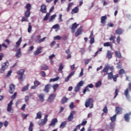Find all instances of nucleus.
I'll use <instances>...</instances> for the list:
<instances>
[{
    "label": "nucleus",
    "instance_id": "nucleus-1",
    "mask_svg": "<svg viewBox=\"0 0 131 131\" xmlns=\"http://www.w3.org/2000/svg\"><path fill=\"white\" fill-rule=\"evenodd\" d=\"M93 102H94V99H93V98H88L86 100V101L85 102V107H86V108H89V107H90V105H91L90 108V109H92V108L94 107V104L93 103Z\"/></svg>",
    "mask_w": 131,
    "mask_h": 131
},
{
    "label": "nucleus",
    "instance_id": "nucleus-2",
    "mask_svg": "<svg viewBox=\"0 0 131 131\" xmlns=\"http://www.w3.org/2000/svg\"><path fill=\"white\" fill-rule=\"evenodd\" d=\"M128 90L130 92H131V82H130L128 83V88H127L125 91H124V95L125 96L127 100H128V101H129V100H130V96H129V94H128Z\"/></svg>",
    "mask_w": 131,
    "mask_h": 131
},
{
    "label": "nucleus",
    "instance_id": "nucleus-3",
    "mask_svg": "<svg viewBox=\"0 0 131 131\" xmlns=\"http://www.w3.org/2000/svg\"><path fill=\"white\" fill-rule=\"evenodd\" d=\"M118 74L113 75V73L110 72L108 73V79L111 80L113 79L114 81H117V78L118 77Z\"/></svg>",
    "mask_w": 131,
    "mask_h": 131
},
{
    "label": "nucleus",
    "instance_id": "nucleus-4",
    "mask_svg": "<svg viewBox=\"0 0 131 131\" xmlns=\"http://www.w3.org/2000/svg\"><path fill=\"white\" fill-rule=\"evenodd\" d=\"M8 67H9V61H7L3 63V65H2V67L0 69L1 73H4L5 70H6Z\"/></svg>",
    "mask_w": 131,
    "mask_h": 131
},
{
    "label": "nucleus",
    "instance_id": "nucleus-5",
    "mask_svg": "<svg viewBox=\"0 0 131 131\" xmlns=\"http://www.w3.org/2000/svg\"><path fill=\"white\" fill-rule=\"evenodd\" d=\"M47 121H48V116H45L43 119L40 120L38 122V124L39 126H41L42 125H44L45 123H47Z\"/></svg>",
    "mask_w": 131,
    "mask_h": 131
},
{
    "label": "nucleus",
    "instance_id": "nucleus-6",
    "mask_svg": "<svg viewBox=\"0 0 131 131\" xmlns=\"http://www.w3.org/2000/svg\"><path fill=\"white\" fill-rule=\"evenodd\" d=\"M83 85V81H80L78 84H77L75 88V92L77 93L80 90V88Z\"/></svg>",
    "mask_w": 131,
    "mask_h": 131
},
{
    "label": "nucleus",
    "instance_id": "nucleus-7",
    "mask_svg": "<svg viewBox=\"0 0 131 131\" xmlns=\"http://www.w3.org/2000/svg\"><path fill=\"white\" fill-rule=\"evenodd\" d=\"M24 72H25V69H21L17 72V74L19 75V78L21 81L23 80V74H24Z\"/></svg>",
    "mask_w": 131,
    "mask_h": 131
},
{
    "label": "nucleus",
    "instance_id": "nucleus-8",
    "mask_svg": "<svg viewBox=\"0 0 131 131\" xmlns=\"http://www.w3.org/2000/svg\"><path fill=\"white\" fill-rule=\"evenodd\" d=\"M75 113H76V112L75 111H72L71 112L70 115L68 117V121H69V122H70V121H71L72 120H73V118H74V117L73 116V115H74Z\"/></svg>",
    "mask_w": 131,
    "mask_h": 131
},
{
    "label": "nucleus",
    "instance_id": "nucleus-9",
    "mask_svg": "<svg viewBox=\"0 0 131 131\" xmlns=\"http://www.w3.org/2000/svg\"><path fill=\"white\" fill-rule=\"evenodd\" d=\"M55 98H56V94L51 93L48 99V101L52 103L55 100Z\"/></svg>",
    "mask_w": 131,
    "mask_h": 131
},
{
    "label": "nucleus",
    "instance_id": "nucleus-10",
    "mask_svg": "<svg viewBox=\"0 0 131 131\" xmlns=\"http://www.w3.org/2000/svg\"><path fill=\"white\" fill-rule=\"evenodd\" d=\"M131 116V111L129 112L128 113L125 114L124 116V119L125 121L126 122H129V119L130 118L129 117Z\"/></svg>",
    "mask_w": 131,
    "mask_h": 131
},
{
    "label": "nucleus",
    "instance_id": "nucleus-11",
    "mask_svg": "<svg viewBox=\"0 0 131 131\" xmlns=\"http://www.w3.org/2000/svg\"><path fill=\"white\" fill-rule=\"evenodd\" d=\"M90 43L91 45H93L94 42H95V37H94V31H92L90 33Z\"/></svg>",
    "mask_w": 131,
    "mask_h": 131
},
{
    "label": "nucleus",
    "instance_id": "nucleus-12",
    "mask_svg": "<svg viewBox=\"0 0 131 131\" xmlns=\"http://www.w3.org/2000/svg\"><path fill=\"white\" fill-rule=\"evenodd\" d=\"M21 42H22V38L20 37L18 39V40L16 42V46H14V49L15 50V52L16 51V50H17V48H19L20 47V45H21Z\"/></svg>",
    "mask_w": 131,
    "mask_h": 131
},
{
    "label": "nucleus",
    "instance_id": "nucleus-13",
    "mask_svg": "<svg viewBox=\"0 0 131 131\" xmlns=\"http://www.w3.org/2000/svg\"><path fill=\"white\" fill-rule=\"evenodd\" d=\"M42 47H38L37 50L34 52V56H37V55H39L40 53H41L42 51Z\"/></svg>",
    "mask_w": 131,
    "mask_h": 131
},
{
    "label": "nucleus",
    "instance_id": "nucleus-14",
    "mask_svg": "<svg viewBox=\"0 0 131 131\" xmlns=\"http://www.w3.org/2000/svg\"><path fill=\"white\" fill-rule=\"evenodd\" d=\"M14 92H15V85L11 83L9 85V93H10V94H13Z\"/></svg>",
    "mask_w": 131,
    "mask_h": 131
},
{
    "label": "nucleus",
    "instance_id": "nucleus-15",
    "mask_svg": "<svg viewBox=\"0 0 131 131\" xmlns=\"http://www.w3.org/2000/svg\"><path fill=\"white\" fill-rule=\"evenodd\" d=\"M12 106H13V100L10 101V102L8 103L7 106V112H11L12 110H13V108H12Z\"/></svg>",
    "mask_w": 131,
    "mask_h": 131
},
{
    "label": "nucleus",
    "instance_id": "nucleus-16",
    "mask_svg": "<svg viewBox=\"0 0 131 131\" xmlns=\"http://www.w3.org/2000/svg\"><path fill=\"white\" fill-rule=\"evenodd\" d=\"M50 89H51V84H47L45 85L43 92L46 94H48L50 92Z\"/></svg>",
    "mask_w": 131,
    "mask_h": 131
},
{
    "label": "nucleus",
    "instance_id": "nucleus-17",
    "mask_svg": "<svg viewBox=\"0 0 131 131\" xmlns=\"http://www.w3.org/2000/svg\"><path fill=\"white\" fill-rule=\"evenodd\" d=\"M115 112L116 114L119 115L122 113V108H120L119 106L116 107Z\"/></svg>",
    "mask_w": 131,
    "mask_h": 131
},
{
    "label": "nucleus",
    "instance_id": "nucleus-18",
    "mask_svg": "<svg viewBox=\"0 0 131 131\" xmlns=\"http://www.w3.org/2000/svg\"><path fill=\"white\" fill-rule=\"evenodd\" d=\"M79 25L77 24L76 23H74L72 26V28H71V29H72V33H74V32H75V29H76V28H77V27L79 26Z\"/></svg>",
    "mask_w": 131,
    "mask_h": 131
},
{
    "label": "nucleus",
    "instance_id": "nucleus-19",
    "mask_svg": "<svg viewBox=\"0 0 131 131\" xmlns=\"http://www.w3.org/2000/svg\"><path fill=\"white\" fill-rule=\"evenodd\" d=\"M57 122H58V120L57 119V118H54L52 119L51 123L49 124V126H55Z\"/></svg>",
    "mask_w": 131,
    "mask_h": 131
},
{
    "label": "nucleus",
    "instance_id": "nucleus-20",
    "mask_svg": "<svg viewBox=\"0 0 131 131\" xmlns=\"http://www.w3.org/2000/svg\"><path fill=\"white\" fill-rule=\"evenodd\" d=\"M40 10L41 13H47V6H46V5L45 4H43L42 6H41V8Z\"/></svg>",
    "mask_w": 131,
    "mask_h": 131
},
{
    "label": "nucleus",
    "instance_id": "nucleus-21",
    "mask_svg": "<svg viewBox=\"0 0 131 131\" xmlns=\"http://www.w3.org/2000/svg\"><path fill=\"white\" fill-rule=\"evenodd\" d=\"M38 98L41 102H43L45 101V94L41 93L39 95Z\"/></svg>",
    "mask_w": 131,
    "mask_h": 131
},
{
    "label": "nucleus",
    "instance_id": "nucleus-22",
    "mask_svg": "<svg viewBox=\"0 0 131 131\" xmlns=\"http://www.w3.org/2000/svg\"><path fill=\"white\" fill-rule=\"evenodd\" d=\"M17 52L16 53L15 56L16 58H20L21 57V48L17 49Z\"/></svg>",
    "mask_w": 131,
    "mask_h": 131
},
{
    "label": "nucleus",
    "instance_id": "nucleus-23",
    "mask_svg": "<svg viewBox=\"0 0 131 131\" xmlns=\"http://www.w3.org/2000/svg\"><path fill=\"white\" fill-rule=\"evenodd\" d=\"M56 17H57V15L56 14H53V15H51L49 18V22H54V20H55Z\"/></svg>",
    "mask_w": 131,
    "mask_h": 131
},
{
    "label": "nucleus",
    "instance_id": "nucleus-24",
    "mask_svg": "<svg viewBox=\"0 0 131 131\" xmlns=\"http://www.w3.org/2000/svg\"><path fill=\"white\" fill-rule=\"evenodd\" d=\"M68 100V98H67V97H66V96L63 97L61 100V103L62 104H65V103H67Z\"/></svg>",
    "mask_w": 131,
    "mask_h": 131
},
{
    "label": "nucleus",
    "instance_id": "nucleus-25",
    "mask_svg": "<svg viewBox=\"0 0 131 131\" xmlns=\"http://www.w3.org/2000/svg\"><path fill=\"white\" fill-rule=\"evenodd\" d=\"M105 128L106 130H109L110 129H113V124L112 123H111L110 125H106L105 126Z\"/></svg>",
    "mask_w": 131,
    "mask_h": 131
},
{
    "label": "nucleus",
    "instance_id": "nucleus-26",
    "mask_svg": "<svg viewBox=\"0 0 131 131\" xmlns=\"http://www.w3.org/2000/svg\"><path fill=\"white\" fill-rule=\"evenodd\" d=\"M78 8L77 7H75L74 9H72L71 11L72 15H73V14H76V13L78 12Z\"/></svg>",
    "mask_w": 131,
    "mask_h": 131
},
{
    "label": "nucleus",
    "instance_id": "nucleus-27",
    "mask_svg": "<svg viewBox=\"0 0 131 131\" xmlns=\"http://www.w3.org/2000/svg\"><path fill=\"white\" fill-rule=\"evenodd\" d=\"M110 67H108V66H105L103 69L102 70V71H101V73H108V71H109Z\"/></svg>",
    "mask_w": 131,
    "mask_h": 131
},
{
    "label": "nucleus",
    "instance_id": "nucleus-28",
    "mask_svg": "<svg viewBox=\"0 0 131 131\" xmlns=\"http://www.w3.org/2000/svg\"><path fill=\"white\" fill-rule=\"evenodd\" d=\"M82 31V30L81 29L78 28L77 29V32L75 33V36H78V35H80V34H81Z\"/></svg>",
    "mask_w": 131,
    "mask_h": 131
},
{
    "label": "nucleus",
    "instance_id": "nucleus-29",
    "mask_svg": "<svg viewBox=\"0 0 131 131\" xmlns=\"http://www.w3.org/2000/svg\"><path fill=\"white\" fill-rule=\"evenodd\" d=\"M115 54L116 57H117V58H119L120 59H121V58H122V56H121V53H120V52L115 51Z\"/></svg>",
    "mask_w": 131,
    "mask_h": 131
},
{
    "label": "nucleus",
    "instance_id": "nucleus-30",
    "mask_svg": "<svg viewBox=\"0 0 131 131\" xmlns=\"http://www.w3.org/2000/svg\"><path fill=\"white\" fill-rule=\"evenodd\" d=\"M67 124V122L66 121H63L60 125V126H59L60 128H64V127H65V126H66Z\"/></svg>",
    "mask_w": 131,
    "mask_h": 131
},
{
    "label": "nucleus",
    "instance_id": "nucleus-31",
    "mask_svg": "<svg viewBox=\"0 0 131 131\" xmlns=\"http://www.w3.org/2000/svg\"><path fill=\"white\" fill-rule=\"evenodd\" d=\"M41 112H38L37 113L36 117H35V119H40L41 118Z\"/></svg>",
    "mask_w": 131,
    "mask_h": 131
},
{
    "label": "nucleus",
    "instance_id": "nucleus-32",
    "mask_svg": "<svg viewBox=\"0 0 131 131\" xmlns=\"http://www.w3.org/2000/svg\"><path fill=\"white\" fill-rule=\"evenodd\" d=\"M50 16H51V13H50V12L47 13L46 16L43 18V21H48V19H49Z\"/></svg>",
    "mask_w": 131,
    "mask_h": 131
},
{
    "label": "nucleus",
    "instance_id": "nucleus-33",
    "mask_svg": "<svg viewBox=\"0 0 131 131\" xmlns=\"http://www.w3.org/2000/svg\"><path fill=\"white\" fill-rule=\"evenodd\" d=\"M106 56L108 59H111L112 58V53L110 51H107Z\"/></svg>",
    "mask_w": 131,
    "mask_h": 131
},
{
    "label": "nucleus",
    "instance_id": "nucleus-34",
    "mask_svg": "<svg viewBox=\"0 0 131 131\" xmlns=\"http://www.w3.org/2000/svg\"><path fill=\"white\" fill-rule=\"evenodd\" d=\"M106 19H107V16H103L101 17V22L102 24H105V21L106 20Z\"/></svg>",
    "mask_w": 131,
    "mask_h": 131
},
{
    "label": "nucleus",
    "instance_id": "nucleus-35",
    "mask_svg": "<svg viewBox=\"0 0 131 131\" xmlns=\"http://www.w3.org/2000/svg\"><path fill=\"white\" fill-rule=\"evenodd\" d=\"M41 69L42 70H48V69H49V67H48L47 64H42L41 66Z\"/></svg>",
    "mask_w": 131,
    "mask_h": 131
},
{
    "label": "nucleus",
    "instance_id": "nucleus-36",
    "mask_svg": "<svg viewBox=\"0 0 131 131\" xmlns=\"http://www.w3.org/2000/svg\"><path fill=\"white\" fill-rule=\"evenodd\" d=\"M29 131H33V123L31 122L30 123V126L28 128Z\"/></svg>",
    "mask_w": 131,
    "mask_h": 131
},
{
    "label": "nucleus",
    "instance_id": "nucleus-37",
    "mask_svg": "<svg viewBox=\"0 0 131 131\" xmlns=\"http://www.w3.org/2000/svg\"><path fill=\"white\" fill-rule=\"evenodd\" d=\"M27 9L26 11H30L31 10V5L29 3H28L25 7Z\"/></svg>",
    "mask_w": 131,
    "mask_h": 131
},
{
    "label": "nucleus",
    "instance_id": "nucleus-38",
    "mask_svg": "<svg viewBox=\"0 0 131 131\" xmlns=\"http://www.w3.org/2000/svg\"><path fill=\"white\" fill-rule=\"evenodd\" d=\"M25 16L27 17V18L30 17V11L26 10L25 12Z\"/></svg>",
    "mask_w": 131,
    "mask_h": 131
},
{
    "label": "nucleus",
    "instance_id": "nucleus-39",
    "mask_svg": "<svg viewBox=\"0 0 131 131\" xmlns=\"http://www.w3.org/2000/svg\"><path fill=\"white\" fill-rule=\"evenodd\" d=\"M59 88V84H54L53 86V92L54 93H56V91H57V89Z\"/></svg>",
    "mask_w": 131,
    "mask_h": 131
},
{
    "label": "nucleus",
    "instance_id": "nucleus-40",
    "mask_svg": "<svg viewBox=\"0 0 131 131\" xmlns=\"http://www.w3.org/2000/svg\"><path fill=\"white\" fill-rule=\"evenodd\" d=\"M115 36L111 35V37L109 38V40L113 41V43H115Z\"/></svg>",
    "mask_w": 131,
    "mask_h": 131
},
{
    "label": "nucleus",
    "instance_id": "nucleus-41",
    "mask_svg": "<svg viewBox=\"0 0 131 131\" xmlns=\"http://www.w3.org/2000/svg\"><path fill=\"white\" fill-rule=\"evenodd\" d=\"M122 29H118L116 30V34H119V35H120V34H122Z\"/></svg>",
    "mask_w": 131,
    "mask_h": 131
},
{
    "label": "nucleus",
    "instance_id": "nucleus-42",
    "mask_svg": "<svg viewBox=\"0 0 131 131\" xmlns=\"http://www.w3.org/2000/svg\"><path fill=\"white\" fill-rule=\"evenodd\" d=\"M116 116H117V115L115 114L113 117H111V120L112 122H115V121H116Z\"/></svg>",
    "mask_w": 131,
    "mask_h": 131
},
{
    "label": "nucleus",
    "instance_id": "nucleus-43",
    "mask_svg": "<svg viewBox=\"0 0 131 131\" xmlns=\"http://www.w3.org/2000/svg\"><path fill=\"white\" fill-rule=\"evenodd\" d=\"M28 88H29V84H28L23 88L21 90L22 92H25V91H27V90H28Z\"/></svg>",
    "mask_w": 131,
    "mask_h": 131
},
{
    "label": "nucleus",
    "instance_id": "nucleus-44",
    "mask_svg": "<svg viewBox=\"0 0 131 131\" xmlns=\"http://www.w3.org/2000/svg\"><path fill=\"white\" fill-rule=\"evenodd\" d=\"M118 93H119V90H118V88H117V89H116L115 91V95L114 97V99H115V98H116V97H117V96H118Z\"/></svg>",
    "mask_w": 131,
    "mask_h": 131
},
{
    "label": "nucleus",
    "instance_id": "nucleus-45",
    "mask_svg": "<svg viewBox=\"0 0 131 131\" xmlns=\"http://www.w3.org/2000/svg\"><path fill=\"white\" fill-rule=\"evenodd\" d=\"M29 27L28 28V32H29V33H30L31 32V30H32V26H31V25H30V23H29Z\"/></svg>",
    "mask_w": 131,
    "mask_h": 131
},
{
    "label": "nucleus",
    "instance_id": "nucleus-46",
    "mask_svg": "<svg viewBox=\"0 0 131 131\" xmlns=\"http://www.w3.org/2000/svg\"><path fill=\"white\" fill-rule=\"evenodd\" d=\"M58 79H59V77H57L55 78L50 79V82H53L57 81V80H58Z\"/></svg>",
    "mask_w": 131,
    "mask_h": 131
},
{
    "label": "nucleus",
    "instance_id": "nucleus-47",
    "mask_svg": "<svg viewBox=\"0 0 131 131\" xmlns=\"http://www.w3.org/2000/svg\"><path fill=\"white\" fill-rule=\"evenodd\" d=\"M21 21L22 22H25V21H27V22H28V17L26 16H23L21 18Z\"/></svg>",
    "mask_w": 131,
    "mask_h": 131
},
{
    "label": "nucleus",
    "instance_id": "nucleus-48",
    "mask_svg": "<svg viewBox=\"0 0 131 131\" xmlns=\"http://www.w3.org/2000/svg\"><path fill=\"white\" fill-rule=\"evenodd\" d=\"M104 47H112V45L109 42H106L103 44Z\"/></svg>",
    "mask_w": 131,
    "mask_h": 131
},
{
    "label": "nucleus",
    "instance_id": "nucleus-49",
    "mask_svg": "<svg viewBox=\"0 0 131 131\" xmlns=\"http://www.w3.org/2000/svg\"><path fill=\"white\" fill-rule=\"evenodd\" d=\"M34 84L35 86H38V85L40 84V83L39 82V81L35 80L34 82Z\"/></svg>",
    "mask_w": 131,
    "mask_h": 131
},
{
    "label": "nucleus",
    "instance_id": "nucleus-50",
    "mask_svg": "<svg viewBox=\"0 0 131 131\" xmlns=\"http://www.w3.org/2000/svg\"><path fill=\"white\" fill-rule=\"evenodd\" d=\"M63 68H64V66H63V64H60L59 66V68L58 69V71H61L62 72H63Z\"/></svg>",
    "mask_w": 131,
    "mask_h": 131
},
{
    "label": "nucleus",
    "instance_id": "nucleus-51",
    "mask_svg": "<svg viewBox=\"0 0 131 131\" xmlns=\"http://www.w3.org/2000/svg\"><path fill=\"white\" fill-rule=\"evenodd\" d=\"M119 74L120 75H123V74H124V70H123V69H121L119 71Z\"/></svg>",
    "mask_w": 131,
    "mask_h": 131
},
{
    "label": "nucleus",
    "instance_id": "nucleus-52",
    "mask_svg": "<svg viewBox=\"0 0 131 131\" xmlns=\"http://www.w3.org/2000/svg\"><path fill=\"white\" fill-rule=\"evenodd\" d=\"M101 84H102V82H101V81H99L96 83L95 86L96 88H99L100 85H101Z\"/></svg>",
    "mask_w": 131,
    "mask_h": 131
},
{
    "label": "nucleus",
    "instance_id": "nucleus-53",
    "mask_svg": "<svg viewBox=\"0 0 131 131\" xmlns=\"http://www.w3.org/2000/svg\"><path fill=\"white\" fill-rule=\"evenodd\" d=\"M70 108L72 110L74 108V104L73 102H71L69 105Z\"/></svg>",
    "mask_w": 131,
    "mask_h": 131
},
{
    "label": "nucleus",
    "instance_id": "nucleus-54",
    "mask_svg": "<svg viewBox=\"0 0 131 131\" xmlns=\"http://www.w3.org/2000/svg\"><path fill=\"white\" fill-rule=\"evenodd\" d=\"M82 76H83V68L81 69V72L79 75V77H81Z\"/></svg>",
    "mask_w": 131,
    "mask_h": 131
},
{
    "label": "nucleus",
    "instance_id": "nucleus-55",
    "mask_svg": "<svg viewBox=\"0 0 131 131\" xmlns=\"http://www.w3.org/2000/svg\"><path fill=\"white\" fill-rule=\"evenodd\" d=\"M46 38H47V37H44L43 38H41V39L38 40V43H41V42H42V41H43L45 40V39H46Z\"/></svg>",
    "mask_w": 131,
    "mask_h": 131
},
{
    "label": "nucleus",
    "instance_id": "nucleus-56",
    "mask_svg": "<svg viewBox=\"0 0 131 131\" xmlns=\"http://www.w3.org/2000/svg\"><path fill=\"white\" fill-rule=\"evenodd\" d=\"M61 38H62L60 36L57 35L55 37H54V39L55 40H60V39H61Z\"/></svg>",
    "mask_w": 131,
    "mask_h": 131
},
{
    "label": "nucleus",
    "instance_id": "nucleus-57",
    "mask_svg": "<svg viewBox=\"0 0 131 131\" xmlns=\"http://www.w3.org/2000/svg\"><path fill=\"white\" fill-rule=\"evenodd\" d=\"M103 112L107 114L108 113V109H107V106H105L104 108L103 109Z\"/></svg>",
    "mask_w": 131,
    "mask_h": 131
},
{
    "label": "nucleus",
    "instance_id": "nucleus-58",
    "mask_svg": "<svg viewBox=\"0 0 131 131\" xmlns=\"http://www.w3.org/2000/svg\"><path fill=\"white\" fill-rule=\"evenodd\" d=\"M40 73L42 77H46V72L45 71H41Z\"/></svg>",
    "mask_w": 131,
    "mask_h": 131
},
{
    "label": "nucleus",
    "instance_id": "nucleus-59",
    "mask_svg": "<svg viewBox=\"0 0 131 131\" xmlns=\"http://www.w3.org/2000/svg\"><path fill=\"white\" fill-rule=\"evenodd\" d=\"M88 123L86 120H83L82 123L80 124L81 125H85Z\"/></svg>",
    "mask_w": 131,
    "mask_h": 131
},
{
    "label": "nucleus",
    "instance_id": "nucleus-60",
    "mask_svg": "<svg viewBox=\"0 0 131 131\" xmlns=\"http://www.w3.org/2000/svg\"><path fill=\"white\" fill-rule=\"evenodd\" d=\"M16 97H17V92H15L14 94L11 96V99L13 100L16 98Z\"/></svg>",
    "mask_w": 131,
    "mask_h": 131
},
{
    "label": "nucleus",
    "instance_id": "nucleus-61",
    "mask_svg": "<svg viewBox=\"0 0 131 131\" xmlns=\"http://www.w3.org/2000/svg\"><path fill=\"white\" fill-rule=\"evenodd\" d=\"M41 37V36L40 35H38L36 36V41H38L39 39H40V38Z\"/></svg>",
    "mask_w": 131,
    "mask_h": 131
},
{
    "label": "nucleus",
    "instance_id": "nucleus-62",
    "mask_svg": "<svg viewBox=\"0 0 131 131\" xmlns=\"http://www.w3.org/2000/svg\"><path fill=\"white\" fill-rule=\"evenodd\" d=\"M120 36H118L117 38V42L118 45H119V43H120Z\"/></svg>",
    "mask_w": 131,
    "mask_h": 131
},
{
    "label": "nucleus",
    "instance_id": "nucleus-63",
    "mask_svg": "<svg viewBox=\"0 0 131 131\" xmlns=\"http://www.w3.org/2000/svg\"><path fill=\"white\" fill-rule=\"evenodd\" d=\"M4 125L5 127H7V126H8V125H9V122H8V121H5L4 122Z\"/></svg>",
    "mask_w": 131,
    "mask_h": 131
},
{
    "label": "nucleus",
    "instance_id": "nucleus-64",
    "mask_svg": "<svg viewBox=\"0 0 131 131\" xmlns=\"http://www.w3.org/2000/svg\"><path fill=\"white\" fill-rule=\"evenodd\" d=\"M58 27H59V24H56L53 26L52 28H53L54 29H56L58 28Z\"/></svg>",
    "mask_w": 131,
    "mask_h": 131
}]
</instances>
